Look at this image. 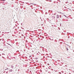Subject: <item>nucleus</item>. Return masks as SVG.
Instances as JSON below:
<instances>
[{"label": "nucleus", "instance_id": "obj_1", "mask_svg": "<svg viewBox=\"0 0 74 74\" xmlns=\"http://www.w3.org/2000/svg\"><path fill=\"white\" fill-rule=\"evenodd\" d=\"M57 18H59V15H57Z\"/></svg>", "mask_w": 74, "mask_h": 74}, {"label": "nucleus", "instance_id": "obj_2", "mask_svg": "<svg viewBox=\"0 0 74 74\" xmlns=\"http://www.w3.org/2000/svg\"><path fill=\"white\" fill-rule=\"evenodd\" d=\"M66 50L67 51H68V50H69V49H68V48H67V47L66 48Z\"/></svg>", "mask_w": 74, "mask_h": 74}, {"label": "nucleus", "instance_id": "obj_3", "mask_svg": "<svg viewBox=\"0 0 74 74\" xmlns=\"http://www.w3.org/2000/svg\"><path fill=\"white\" fill-rule=\"evenodd\" d=\"M10 71H12V70H10Z\"/></svg>", "mask_w": 74, "mask_h": 74}, {"label": "nucleus", "instance_id": "obj_4", "mask_svg": "<svg viewBox=\"0 0 74 74\" xmlns=\"http://www.w3.org/2000/svg\"><path fill=\"white\" fill-rule=\"evenodd\" d=\"M2 1H5V0H3Z\"/></svg>", "mask_w": 74, "mask_h": 74}, {"label": "nucleus", "instance_id": "obj_5", "mask_svg": "<svg viewBox=\"0 0 74 74\" xmlns=\"http://www.w3.org/2000/svg\"><path fill=\"white\" fill-rule=\"evenodd\" d=\"M29 57H30H30H31V56H30Z\"/></svg>", "mask_w": 74, "mask_h": 74}]
</instances>
